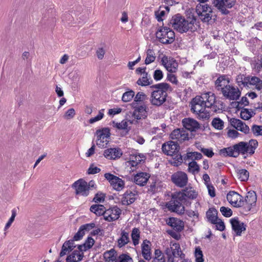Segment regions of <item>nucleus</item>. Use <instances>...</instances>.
I'll return each instance as SVG.
<instances>
[{
	"instance_id": "nucleus-1",
	"label": "nucleus",
	"mask_w": 262,
	"mask_h": 262,
	"mask_svg": "<svg viewBox=\"0 0 262 262\" xmlns=\"http://www.w3.org/2000/svg\"><path fill=\"white\" fill-rule=\"evenodd\" d=\"M258 142L256 140L251 139L249 142L242 141L233 146L224 148L220 150V153L223 156H229L237 158L240 154H249L252 155L257 147Z\"/></svg>"
},
{
	"instance_id": "nucleus-2",
	"label": "nucleus",
	"mask_w": 262,
	"mask_h": 262,
	"mask_svg": "<svg viewBox=\"0 0 262 262\" xmlns=\"http://www.w3.org/2000/svg\"><path fill=\"white\" fill-rule=\"evenodd\" d=\"M195 18L188 17L185 18L180 14L173 16L170 20V24L174 30L181 33L187 32H194L196 30V26L194 25Z\"/></svg>"
},
{
	"instance_id": "nucleus-3",
	"label": "nucleus",
	"mask_w": 262,
	"mask_h": 262,
	"mask_svg": "<svg viewBox=\"0 0 262 262\" xmlns=\"http://www.w3.org/2000/svg\"><path fill=\"white\" fill-rule=\"evenodd\" d=\"M151 88L155 90L151 94L150 102L152 105L159 106L162 105L166 100L167 91L170 89L168 83L163 82L154 84Z\"/></svg>"
},
{
	"instance_id": "nucleus-4",
	"label": "nucleus",
	"mask_w": 262,
	"mask_h": 262,
	"mask_svg": "<svg viewBox=\"0 0 262 262\" xmlns=\"http://www.w3.org/2000/svg\"><path fill=\"white\" fill-rule=\"evenodd\" d=\"M184 205H186V203L183 200L182 194L175 192L172 194L171 200L166 203V206L172 212L182 214L185 211Z\"/></svg>"
},
{
	"instance_id": "nucleus-5",
	"label": "nucleus",
	"mask_w": 262,
	"mask_h": 262,
	"mask_svg": "<svg viewBox=\"0 0 262 262\" xmlns=\"http://www.w3.org/2000/svg\"><path fill=\"white\" fill-rule=\"evenodd\" d=\"M191 111L198 115L199 118L203 120L208 119L210 117V113L206 110V107L203 103V100L199 96L192 99L191 101Z\"/></svg>"
},
{
	"instance_id": "nucleus-6",
	"label": "nucleus",
	"mask_w": 262,
	"mask_h": 262,
	"mask_svg": "<svg viewBox=\"0 0 262 262\" xmlns=\"http://www.w3.org/2000/svg\"><path fill=\"white\" fill-rule=\"evenodd\" d=\"M156 37L163 44L172 43L175 39V33L169 28L161 27L156 32Z\"/></svg>"
},
{
	"instance_id": "nucleus-7",
	"label": "nucleus",
	"mask_w": 262,
	"mask_h": 262,
	"mask_svg": "<svg viewBox=\"0 0 262 262\" xmlns=\"http://www.w3.org/2000/svg\"><path fill=\"white\" fill-rule=\"evenodd\" d=\"M196 12L204 23H209L213 16L211 7L207 4H199L196 7Z\"/></svg>"
},
{
	"instance_id": "nucleus-8",
	"label": "nucleus",
	"mask_w": 262,
	"mask_h": 262,
	"mask_svg": "<svg viewBox=\"0 0 262 262\" xmlns=\"http://www.w3.org/2000/svg\"><path fill=\"white\" fill-rule=\"evenodd\" d=\"M104 177L115 190L119 191L124 187L125 183L124 181L119 177L110 173H105Z\"/></svg>"
},
{
	"instance_id": "nucleus-9",
	"label": "nucleus",
	"mask_w": 262,
	"mask_h": 262,
	"mask_svg": "<svg viewBox=\"0 0 262 262\" xmlns=\"http://www.w3.org/2000/svg\"><path fill=\"white\" fill-rule=\"evenodd\" d=\"M223 96L230 100H237L241 96V92L237 87L228 85L222 89Z\"/></svg>"
},
{
	"instance_id": "nucleus-10",
	"label": "nucleus",
	"mask_w": 262,
	"mask_h": 262,
	"mask_svg": "<svg viewBox=\"0 0 262 262\" xmlns=\"http://www.w3.org/2000/svg\"><path fill=\"white\" fill-rule=\"evenodd\" d=\"M257 201V196L255 191H249L247 193L245 199H243V206L245 211L249 212L255 206Z\"/></svg>"
},
{
	"instance_id": "nucleus-11",
	"label": "nucleus",
	"mask_w": 262,
	"mask_h": 262,
	"mask_svg": "<svg viewBox=\"0 0 262 262\" xmlns=\"http://www.w3.org/2000/svg\"><path fill=\"white\" fill-rule=\"evenodd\" d=\"M133 106L134 108L133 116L135 119L137 120H140L147 117V111L148 110L147 103L133 104Z\"/></svg>"
},
{
	"instance_id": "nucleus-12",
	"label": "nucleus",
	"mask_w": 262,
	"mask_h": 262,
	"mask_svg": "<svg viewBox=\"0 0 262 262\" xmlns=\"http://www.w3.org/2000/svg\"><path fill=\"white\" fill-rule=\"evenodd\" d=\"M72 187L75 189L77 195L87 196L89 194L87 182L82 179L75 182L72 184Z\"/></svg>"
},
{
	"instance_id": "nucleus-13",
	"label": "nucleus",
	"mask_w": 262,
	"mask_h": 262,
	"mask_svg": "<svg viewBox=\"0 0 262 262\" xmlns=\"http://www.w3.org/2000/svg\"><path fill=\"white\" fill-rule=\"evenodd\" d=\"M97 145L100 148H105L109 142L110 133L108 128H104L97 132Z\"/></svg>"
},
{
	"instance_id": "nucleus-14",
	"label": "nucleus",
	"mask_w": 262,
	"mask_h": 262,
	"mask_svg": "<svg viewBox=\"0 0 262 262\" xmlns=\"http://www.w3.org/2000/svg\"><path fill=\"white\" fill-rule=\"evenodd\" d=\"M172 182L178 187H183L188 182V177L186 173L183 171H178L172 174Z\"/></svg>"
},
{
	"instance_id": "nucleus-15",
	"label": "nucleus",
	"mask_w": 262,
	"mask_h": 262,
	"mask_svg": "<svg viewBox=\"0 0 262 262\" xmlns=\"http://www.w3.org/2000/svg\"><path fill=\"white\" fill-rule=\"evenodd\" d=\"M227 199L235 207H242L243 206V196L234 191H230L228 193Z\"/></svg>"
},
{
	"instance_id": "nucleus-16",
	"label": "nucleus",
	"mask_w": 262,
	"mask_h": 262,
	"mask_svg": "<svg viewBox=\"0 0 262 262\" xmlns=\"http://www.w3.org/2000/svg\"><path fill=\"white\" fill-rule=\"evenodd\" d=\"M180 149L178 143L170 141L164 143L162 146V150L164 154L168 156H173L179 152Z\"/></svg>"
},
{
	"instance_id": "nucleus-17",
	"label": "nucleus",
	"mask_w": 262,
	"mask_h": 262,
	"mask_svg": "<svg viewBox=\"0 0 262 262\" xmlns=\"http://www.w3.org/2000/svg\"><path fill=\"white\" fill-rule=\"evenodd\" d=\"M161 62L169 72L175 73L178 69V63L173 58L164 56L161 59Z\"/></svg>"
},
{
	"instance_id": "nucleus-18",
	"label": "nucleus",
	"mask_w": 262,
	"mask_h": 262,
	"mask_svg": "<svg viewBox=\"0 0 262 262\" xmlns=\"http://www.w3.org/2000/svg\"><path fill=\"white\" fill-rule=\"evenodd\" d=\"M183 127L190 132H196L201 128L200 123L191 118H185L182 121Z\"/></svg>"
},
{
	"instance_id": "nucleus-19",
	"label": "nucleus",
	"mask_w": 262,
	"mask_h": 262,
	"mask_svg": "<svg viewBox=\"0 0 262 262\" xmlns=\"http://www.w3.org/2000/svg\"><path fill=\"white\" fill-rule=\"evenodd\" d=\"M121 212V210L117 206L105 209L104 219L108 222L117 220L119 219Z\"/></svg>"
},
{
	"instance_id": "nucleus-20",
	"label": "nucleus",
	"mask_w": 262,
	"mask_h": 262,
	"mask_svg": "<svg viewBox=\"0 0 262 262\" xmlns=\"http://www.w3.org/2000/svg\"><path fill=\"white\" fill-rule=\"evenodd\" d=\"M178 193L182 194L183 200L186 203V205L190 204L186 198L189 199L193 200L196 199L198 196V192L191 187H186L181 191L178 192Z\"/></svg>"
},
{
	"instance_id": "nucleus-21",
	"label": "nucleus",
	"mask_w": 262,
	"mask_h": 262,
	"mask_svg": "<svg viewBox=\"0 0 262 262\" xmlns=\"http://www.w3.org/2000/svg\"><path fill=\"white\" fill-rule=\"evenodd\" d=\"M230 123L232 126L246 134L249 133L250 128L249 126L239 119L234 118L230 119Z\"/></svg>"
},
{
	"instance_id": "nucleus-22",
	"label": "nucleus",
	"mask_w": 262,
	"mask_h": 262,
	"mask_svg": "<svg viewBox=\"0 0 262 262\" xmlns=\"http://www.w3.org/2000/svg\"><path fill=\"white\" fill-rule=\"evenodd\" d=\"M170 138L172 140H177L180 142H182L188 140V134L183 129L177 128L173 130L171 134Z\"/></svg>"
},
{
	"instance_id": "nucleus-23",
	"label": "nucleus",
	"mask_w": 262,
	"mask_h": 262,
	"mask_svg": "<svg viewBox=\"0 0 262 262\" xmlns=\"http://www.w3.org/2000/svg\"><path fill=\"white\" fill-rule=\"evenodd\" d=\"M232 230L236 233L237 236H241L242 232L246 229V225L241 222L238 218L234 217L230 220Z\"/></svg>"
},
{
	"instance_id": "nucleus-24",
	"label": "nucleus",
	"mask_w": 262,
	"mask_h": 262,
	"mask_svg": "<svg viewBox=\"0 0 262 262\" xmlns=\"http://www.w3.org/2000/svg\"><path fill=\"white\" fill-rule=\"evenodd\" d=\"M199 97L203 100V103L206 108H211L215 103V96L211 92L203 94L201 96H199Z\"/></svg>"
},
{
	"instance_id": "nucleus-25",
	"label": "nucleus",
	"mask_w": 262,
	"mask_h": 262,
	"mask_svg": "<svg viewBox=\"0 0 262 262\" xmlns=\"http://www.w3.org/2000/svg\"><path fill=\"white\" fill-rule=\"evenodd\" d=\"M122 155L121 150L118 148H110L105 149L103 154L106 158L113 160L120 158Z\"/></svg>"
},
{
	"instance_id": "nucleus-26",
	"label": "nucleus",
	"mask_w": 262,
	"mask_h": 262,
	"mask_svg": "<svg viewBox=\"0 0 262 262\" xmlns=\"http://www.w3.org/2000/svg\"><path fill=\"white\" fill-rule=\"evenodd\" d=\"M136 192L127 190L123 195L121 202L123 205H129L133 203L136 199Z\"/></svg>"
},
{
	"instance_id": "nucleus-27",
	"label": "nucleus",
	"mask_w": 262,
	"mask_h": 262,
	"mask_svg": "<svg viewBox=\"0 0 262 262\" xmlns=\"http://www.w3.org/2000/svg\"><path fill=\"white\" fill-rule=\"evenodd\" d=\"M167 224L171 226L175 231L180 232L184 229V223L180 219L170 217L167 221Z\"/></svg>"
},
{
	"instance_id": "nucleus-28",
	"label": "nucleus",
	"mask_w": 262,
	"mask_h": 262,
	"mask_svg": "<svg viewBox=\"0 0 262 262\" xmlns=\"http://www.w3.org/2000/svg\"><path fill=\"white\" fill-rule=\"evenodd\" d=\"M150 178L149 173L146 172H140L134 176V181L136 184L140 186L145 185Z\"/></svg>"
},
{
	"instance_id": "nucleus-29",
	"label": "nucleus",
	"mask_w": 262,
	"mask_h": 262,
	"mask_svg": "<svg viewBox=\"0 0 262 262\" xmlns=\"http://www.w3.org/2000/svg\"><path fill=\"white\" fill-rule=\"evenodd\" d=\"M150 242L145 239L142 244V254L144 259L149 260L151 258V253Z\"/></svg>"
},
{
	"instance_id": "nucleus-30",
	"label": "nucleus",
	"mask_w": 262,
	"mask_h": 262,
	"mask_svg": "<svg viewBox=\"0 0 262 262\" xmlns=\"http://www.w3.org/2000/svg\"><path fill=\"white\" fill-rule=\"evenodd\" d=\"M83 257V251L74 250L71 255H69L67 259V262H78L81 261Z\"/></svg>"
},
{
	"instance_id": "nucleus-31",
	"label": "nucleus",
	"mask_w": 262,
	"mask_h": 262,
	"mask_svg": "<svg viewBox=\"0 0 262 262\" xmlns=\"http://www.w3.org/2000/svg\"><path fill=\"white\" fill-rule=\"evenodd\" d=\"M247 86L249 85H254L258 91L262 89V81L257 77L248 76Z\"/></svg>"
},
{
	"instance_id": "nucleus-32",
	"label": "nucleus",
	"mask_w": 262,
	"mask_h": 262,
	"mask_svg": "<svg viewBox=\"0 0 262 262\" xmlns=\"http://www.w3.org/2000/svg\"><path fill=\"white\" fill-rule=\"evenodd\" d=\"M120 235L117 241L118 246L119 248L124 246L130 241L129 232L125 231L124 230H121Z\"/></svg>"
},
{
	"instance_id": "nucleus-33",
	"label": "nucleus",
	"mask_w": 262,
	"mask_h": 262,
	"mask_svg": "<svg viewBox=\"0 0 262 262\" xmlns=\"http://www.w3.org/2000/svg\"><path fill=\"white\" fill-rule=\"evenodd\" d=\"M229 80L225 75H222L217 78L215 82V87L218 90H221L222 89L228 86Z\"/></svg>"
},
{
	"instance_id": "nucleus-34",
	"label": "nucleus",
	"mask_w": 262,
	"mask_h": 262,
	"mask_svg": "<svg viewBox=\"0 0 262 262\" xmlns=\"http://www.w3.org/2000/svg\"><path fill=\"white\" fill-rule=\"evenodd\" d=\"M206 216L208 221L212 223H215L218 221L217 211L214 208H210L206 212Z\"/></svg>"
},
{
	"instance_id": "nucleus-35",
	"label": "nucleus",
	"mask_w": 262,
	"mask_h": 262,
	"mask_svg": "<svg viewBox=\"0 0 262 262\" xmlns=\"http://www.w3.org/2000/svg\"><path fill=\"white\" fill-rule=\"evenodd\" d=\"M212 4L223 14L227 15L229 13L227 9L224 8V0H212Z\"/></svg>"
},
{
	"instance_id": "nucleus-36",
	"label": "nucleus",
	"mask_w": 262,
	"mask_h": 262,
	"mask_svg": "<svg viewBox=\"0 0 262 262\" xmlns=\"http://www.w3.org/2000/svg\"><path fill=\"white\" fill-rule=\"evenodd\" d=\"M90 211L97 215L100 216L102 215L104 216L105 212V208L102 205H93L90 207Z\"/></svg>"
},
{
	"instance_id": "nucleus-37",
	"label": "nucleus",
	"mask_w": 262,
	"mask_h": 262,
	"mask_svg": "<svg viewBox=\"0 0 262 262\" xmlns=\"http://www.w3.org/2000/svg\"><path fill=\"white\" fill-rule=\"evenodd\" d=\"M94 243L95 241L92 237H88L85 243L82 245H79L78 248L81 251H85L92 248Z\"/></svg>"
},
{
	"instance_id": "nucleus-38",
	"label": "nucleus",
	"mask_w": 262,
	"mask_h": 262,
	"mask_svg": "<svg viewBox=\"0 0 262 262\" xmlns=\"http://www.w3.org/2000/svg\"><path fill=\"white\" fill-rule=\"evenodd\" d=\"M148 98L147 96L143 92H138L134 98V101L133 104H143V103H147L145 102L147 100Z\"/></svg>"
},
{
	"instance_id": "nucleus-39",
	"label": "nucleus",
	"mask_w": 262,
	"mask_h": 262,
	"mask_svg": "<svg viewBox=\"0 0 262 262\" xmlns=\"http://www.w3.org/2000/svg\"><path fill=\"white\" fill-rule=\"evenodd\" d=\"M156 58L155 51L150 49L146 51V57L145 60V64L148 65L155 61Z\"/></svg>"
},
{
	"instance_id": "nucleus-40",
	"label": "nucleus",
	"mask_w": 262,
	"mask_h": 262,
	"mask_svg": "<svg viewBox=\"0 0 262 262\" xmlns=\"http://www.w3.org/2000/svg\"><path fill=\"white\" fill-rule=\"evenodd\" d=\"M131 237L134 246H136L139 244V239L140 237V232L138 228H134L133 229L131 233Z\"/></svg>"
},
{
	"instance_id": "nucleus-41",
	"label": "nucleus",
	"mask_w": 262,
	"mask_h": 262,
	"mask_svg": "<svg viewBox=\"0 0 262 262\" xmlns=\"http://www.w3.org/2000/svg\"><path fill=\"white\" fill-rule=\"evenodd\" d=\"M173 247H174V249L172 250V254L175 257H180L181 258H183L185 256L184 254H183L181 251L180 246L178 243H174L173 244Z\"/></svg>"
},
{
	"instance_id": "nucleus-42",
	"label": "nucleus",
	"mask_w": 262,
	"mask_h": 262,
	"mask_svg": "<svg viewBox=\"0 0 262 262\" xmlns=\"http://www.w3.org/2000/svg\"><path fill=\"white\" fill-rule=\"evenodd\" d=\"M104 258L106 262H116L117 255L114 251L111 250L104 253Z\"/></svg>"
},
{
	"instance_id": "nucleus-43",
	"label": "nucleus",
	"mask_w": 262,
	"mask_h": 262,
	"mask_svg": "<svg viewBox=\"0 0 262 262\" xmlns=\"http://www.w3.org/2000/svg\"><path fill=\"white\" fill-rule=\"evenodd\" d=\"M112 125L113 127H116L119 129L126 130V133H127L129 130L127 128L128 122L125 120H122L121 122H117L113 121L112 122Z\"/></svg>"
},
{
	"instance_id": "nucleus-44",
	"label": "nucleus",
	"mask_w": 262,
	"mask_h": 262,
	"mask_svg": "<svg viewBox=\"0 0 262 262\" xmlns=\"http://www.w3.org/2000/svg\"><path fill=\"white\" fill-rule=\"evenodd\" d=\"M202 155L201 153L198 152H187L184 157V160H191L194 161L195 160H200L202 159Z\"/></svg>"
},
{
	"instance_id": "nucleus-45",
	"label": "nucleus",
	"mask_w": 262,
	"mask_h": 262,
	"mask_svg": "<svg viewBox=\"0 0 262 262\" xmlns=\"http://www.w3.org/2000/svg\"><path fill=\"white\" fill-rule=\"evenodd\" d=\"M154 254L155 257L152 262H166L165 256L160 250L156 249Z\"/></svg>"
},
{
	"instance_id": "nucleus-46",
	"label": "nucleus",
	"mask_w": 262,
	"mask_h": 262,
	"mask_svg": "<svg viewBox=\"0 0 262 262\" xmlns=\"http://www.w3.org/2000/svg\"><path fill=\"white\" fill-rule=\"evenodd\" d=\"M249 176V172L244 169H239L237 171V177L241 181H247Z\"/></svg>"
},
{
	"instance_id": "nucleus-47",
	"label": "nucleus",
	"mask_w": 262,
	"mask_h": 262,
	"mask_svg": "<svg viewBox=\"0 0 262 262\" xmlns=\"http://www.w3.org/2000/svg\"><path fill=\"white\" fill-rule=\"evenodd\" d=\"M248 79V76H246L244 74H239L237 76L236 80L239 86L242 85L244 86H247Z\"/></svg>"
},
{
	"instance_id": "nucleus-48",
	"label": "nucleus",
	"mask_w": 262,
	"mask_h": 262,
	"mask_svg": "<svg viewBox=\"0 0 262 262\" xmlns=\"http://www.w3.org/2000/svg\"><path fill=\"white\" fill-rule=\"evenodd\" d=\"M212 125L218 130H221L224 127V122L219 118H214L211 122Z\"/></svg>"
},
{
	"instance_id": "nucleus-49",
	"label": "nucleus",
	"mask_w": 262,
	"mask_h": 262,
	"mask_svg": "<svg viewBox=\"0 0 262 262\" xmlns=\"http://www.w3.org/2000/svg\"><path fill=\"white\" fill-rule=\"evenodd\" d=\"M134 96L135 92L133 91L126 92L122 95V100L125 102H129L132 100Z\"/></svg>"
},
{
	"instance_id": "nucleus-50",
	"label": "nucleus",
	"mask_w": 262,
	"mask_h": 262,
	"mask_svg": "<svg viewBox=\"0 0 262 262\" xmlns=\"http://www.w3.org/2000/svg\"><path fill=\"white\" fill-rule=\"evenodd\" d=\"M194 255L196 262H203L204 261L202 251L199 247L195 248Z\"/></svg>"
},
{
	"instance_id": "nucleus-51",
	"label": "nucleus",
	"mask_w": 262,
	"mask_h": 262,
	"mask_svg": "<svg viewBox=\"0 0 262 262\" xmlns=\"http://www.w3.org/2000/svg\"><path fill=\"white\" fill-rule=\"evenodd\" d=\"M148 75H144L143 76L139 78L137 81V83L141 86H146L150 84V82L149 81V79L147 77Z\"/></svg>"
},
{
	"instance_id": "nucleus-52",
	"label": "nucleus",
	"mask_w": 262,
	"mask_h": 262,
	"mask_svg": "<svg viewBox=\"0 0 262 262\" xmlns=\"http://www.w3.org/2000/svg\"><path fill=\"white\" fill-rule=\"evenodd\" d=\"M188 170L192 173H194L195 172H199L200 167L195 161H192L188 164Z\"/></svg>"
},
{
	"instance_id": "nucleus-53",
	"label": "nucleus",
	"mask_w": 262,
	"mask_h": 262,
	"mask_svg": "<svg viewBox=\"0 0 262 262\" xmlns=\"http://www.w3.org/2000/svg\"><path fill=\"white\" fill-rule=\"evenodd\" d=\"M241 117L245 120H248L252 117V114L247 108H244L241 112Z\"/></svg>"
},
{
	"instance_id": "nucleus-54",
	"label": "nucleus",
	"mask_w": 262,
	"mask_h": 262,
	"mask_svg": "<svg viewBox=\"0 0 262 262\" xmlns=\"http://www.w3.org/2000/svg\"><path fill=\"white\" fill-rule=\"evenodd\" d=\"M251 130L255 136H262V125H253Z\"/></svg>"
},
{
	"instance_id": "nucleus-55",
	"label": "nucleus",
	"mask_w": 262,
	"mask_h": 262,
	"mask_svg": "<svg viewBox=\"0 0 262 262\" xmlns=\"http://www.w3.org/2000/svg\"><path fill=\"white\" fill-rule=\"evenodd\" d=\"M220 211L224 216L227 217H230L232 215V210L228 207L222 206L220 208Z\"/></svg>"
},
{
	"instance_id": "nucleus-56",
	"label": "nucleus",
	"mask_w": 262,
	"mask_h": 262,
	"mask_svg": "<svg viewBox=\"0 0 262 262\" xmlns=\"http://www.w3.org/2000/svg\"><path fill=\"white\" fill-rule=\"evenodd\" d=\"M162 7H160L158 10L155 11V15L156 18L158 21H161L163 20L162 17L165 14V11L164 10H162Z\"/></svg>"
},
{
	"instance_id": "nucleus-57",
	"label": "nucleus",
	"mask_w": 262,
	"mask_h": 262,
	"mask_svg": "<svg viewBox=\"0 0 262 262\" xmlns=\"http://www.w3.org/2000/svg\"><path fill=\"white\" fill-rule=\"evenodd\" d=\"M105 197V196L104 193L98 192L95 194L93 199V201L96 203H102L104 201Z\"/></svg>"
},
{
	"instance_id": "nucleus-58",
	"label": "nucleus",
	"mask_w": 262,
	"mask_h": 262,
	"mask_svg": "<svg viewBox=\"0 0 262 262\" xmlns=\"http://www.w3.org/2000/svg\"><path fill=\"white\" fill-rule=\"evenodd\" d=\"M158 184L155 180H152V182H150V185L148 186V191L152 193L158 191Z\"/></svg>"
},
{
	"instance_id": "nucleus-59",
	"label": "nucleus",
	"mask_w": 262,
	"mask_h": 262,
	"mask_svg": "<svg viewBox=\"0 0 262 262\" xmlns=\"http://www.w3.org/2000/svg\"><path fill=\"white\" fill-rule=\"evenodd\" d=\"M172 156H174V157L173 158L174 161L172 162L174 166H178L179 165H180L182 163V156L178 152L177 153L176 155H173Z\"/></svg>"
},
{
	"instance_id": "nucleus-60",
	"label": "nucleus",
	"mask_w": 262,
	"mask_h": 262,
	"mask_svg": "<svg viewBox=\"0 0 262 262\" xmlns=\"http://www.w3.org/2000/svg\"><path fill=\"white\" fill-rule=\"evenodd\" d=\"M16 215V211L15 210V209L12 210V215H11V217L9 219L8 222L6 224V226L5 227V230H6L10 227V226L11 225L12 223L13 222V221L15 219Z\"/></svg>"
},
{
	"instance_id": "nucleus-61",
	"label": "nucleus",
	"mask_w": 262,
	"mask_h": 262,
	"mask_svg": "<svg viewBox=\"0 0 262 262\" xmlns=\"http://www.w3.org/2000/svg\"><path fill=\"white\" fill-rule=\"evenodd\" d=\"M201 151L205 156H207L209 158L212 157L214 155V152L212 150L209 148H205L203 147H201L199 148L197 147Z\"/></svg>"
},
{
	"instance_id": "nucleus-62",
	"label": "nucleus",
	"mask_w": 262,
	"mask_h": 262,
	"mask_svg": "<svg viewBox=\"0 0 262 262\" xmlns=\"http://www.w3.org/2000/svg\"><path fill=\"white\" fill-rule=\"evenodd\" d=\"M120 262H133L132 258L127 254H122L119 256Z\"/></svg>"
},
{
	"instance_id": "nucleus-63",
	"label": "nucleus",
	"mask_w": 262,
	"mask_h": 262,
	"mask_svg": "<svg viewBox=\"0 0 262 262\" xmlns=\"http://www.w3.org/2000/svg\"><path fill=\"white\" fill-rule=\"evenodd\" d=\"M154 78L156 81H159L161 80L163 77V74L161 70H156L153 75Z\"/></svg>"
},
{
	"instance_id": "nucleus-64",
	"label": "nucleus",
	"mask_w": 262,
	"mask_h": 262,
	"mask_svg": "<svg viewBox=\"0 0 262 262\" xmlns=\"http://www.w3.org/2000/svg\"><path fill=\"white\" fill-rule=\"evenodd\" d=\"M84 234V231L82 229V228L80 227L78 231L75 234L73 238L74 239V240L76 241L80 240L82 238Z\"/></svg>"
}]
</instances>
